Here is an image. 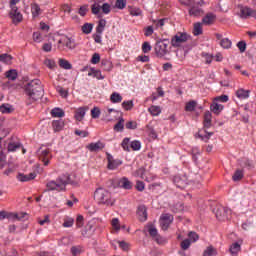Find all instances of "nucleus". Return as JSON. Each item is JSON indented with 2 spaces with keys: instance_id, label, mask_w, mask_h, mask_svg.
<instances>
[{
  "instance_id": "obj_30",
  "label": "nucleus",
  "mask_w": 256,
  "mask_h": 256,
  "mask_svg": "<svg viewBox=\"0 0 256 256\" xmlns=\"http://www.w3.org/2000/svg\"><path fill=\"white\" fill-rule=\"evenodd\" d=\"M236 97L238 99H249V90L239 89L236 91Z\"/></svg>"
},
{
  "instance_id": "obj_28",
  "label": "nucleus",
  "mask_w": 256,
  "mask_h": 256,
  "mask_svg": "<svg viewBox=\"0 0 256 256\" xmlns=\"http://www.w3.org/2000/svg\"><path fill=\"white\" fill-rule=\"evenodd\" d=\"M105 27H107V20L100 19L96 27V33L103 34V32L105 31Z\"/></svg>"
},
{
  "instance_id": "obj_43",
  "label": "nucleus",
  "mask_w": 256,
  "mask_h": 256,
  "mask_svg": "<svg viewBox=\"0 0 256 256\" xmlns=\"http://www.w3.org/2000/svg\"><path fill=\"white\" fill-rule=\"evenodd\" d=\"M217 255V250L213 246H208L206 251H204L203 256H214Z\"/></svg>"
},
{
  "instance_id": "obj_61",
  "label": "nucleus",
  "mask_w": 256,
  "mask_h": 256,
  "mask_svg": "<svg viewBox=\"0 0 256 256\" xmlns=\"http://www.w3.org/2000/svg\"><path fill=\"white\" fill-rule=\"evenodd\" d=\"M101 11V6L97 3L92 5V13L93 15H99V12Z\"/></svg>"
},
{
  "instance_id": "obj_13",
  "label": "nucleus",
  "mask_w": 256,
  "mask_h": 256,
  "mask_svg": "<svg viewBox=\"0 0 256 256\" xmlns=\"http://www.w3.org/2000/svg\"><path fill=\"white\" fill-rule=\"evenodd\" d=\"M88 77H93L94 79H98V81H102L105 79V76L101 73V70H97L95 68H91L88 72Z\"/></svg>"
},
{
  "instance_id": "obj_29",
  "label": "nucleus",
  "mask_w": 256,
  "mask_h": 256,
  "mask_svg": "<svg viewBox=\"0 0 256 256\" xmlns=\"http://www.w3.org/2000/svg\"><path fill=\"white\" fill-rule=\"evenodd\" d=\"M203 23L198 22L194 24V29H193V35H195V37L199 36V35H203Z\"/></svg>"
},
{
  "instance_id": "obj_32",
  "label": "nucleus",
  "mask_w": 256,
  "mask_h": 256,
  "mask_svg": "<svg viewBox=\"0 0 256 256\" xmlns=\"http://www.w3.org/2000/svg\"><path fill=\"white\" fill-rule=\"evenodd\" d=\"M111 103H121L123 101V96L121 94L114 92L110 96Z\"/></svg>"
},
{
  "instance_id": "obj_57",
  "label": "nucleus",
  "mask_w": 256,
  "mask_h": 256,
  "mask_svg": "<svg viewBox=\"0 0 256 256\" xmlns=\"http://www.w3.org/2000/svg\"><path fill=\"white\" fill-rule=\"evenodd\" d=\"M237 47L240 53H245V51L247 50V43H245V41H240L237 43Z\"/></svg>"
},
{
  "instance_id": "obj_51",
  "label": "nucleus",
  "mask_w": 256,
  "mask_h": 256,
  "mask_svg": "<svg viewBox=\"0 0 256 256\" xmlns=\"http://www.w3.org/2000/svg\"><path fill=\"white\" fill-rule=\"evenodd\" d=\"M101 9H102V13H104V15H109L111 13V4L104 3L101 6Z\"/></svg>"
},
{
  "instance_id": "obj_47",
  "label": "nucleus",
  "mask_w": 256,
  "mask_h": 256,
  "mask_svg": "<svg viewBox=\"0 0 256 256\" xmlns=\"http://www.w3.org/2000/svg\"><path fill=\"white\" fill-rule=\"evenodd\" d=\"M240 165L241 167H253V162L251 160H249L248 158H242L240 160Z\"/></svg>"
},
{
  "instance_id": "obj_3",
  "label": "nucleus",
  "mask_w": 256,
  "mask_h": 256,
  "mask_svg": "<svg viewBox=\"0 0 256 256\" xmlns=\"http://www.w3.org/2000/svg\"><path fill=\"white\" fill-rule=\"evenodd\" d=\"M94 199L98 205H105V207H113V205H115V198H113L111 192L105 190V188L96 189Z\"/></svg>"
},
{
  "instance_id": "obj_17",
  "label": "nucleus",
  "mask_w": 256,
  "mask_h": 256,
  "mask_svg": "<svg viewBox=\"0 0 256 256\" xmlns=\"http://www.w3.org/2000/svg\"><path fill=\"white\" fill-rule=\"evenodd\" d=\"M64 45L67 47V49H70L73 51L75 47H77V43H75V39L69 37V36H64Z\"/></svg>"
},
{
  "instance_id": "obj_2",
  "label": "nucleus",
  "mask_w": 256,
  "mask_h": 256,
  "mask_svg": "<svg viewBox=\"0 0 256 256\" xmlns=\"http://www.w3.org/2000/svg\"><path fill=\"white\" fill-rule=\"evenodd\" d=\"M69 184H73L71 176L64 174L59 176L56 180L48 181L46 184V191H65Z\"/></svg>"
},
{
  "instance_id": "obj_60",
  "label": "nucleus",
  "mask_w": 256,
  "mask_h": 256,
  "mask_svg": "<svg viewBox=\"0 0 256 256\" xmlns=\"http://www.w3.org/2000/svg\"><path fill=\"white\" fill-rule=\"evenodd\" d=\"M99 61H101V56L99 55V53L93 54L92 59H91L92 65H97V63H99Z\"/></svg>"
},
{
  "instance_id": "obj_45",
  "label": "nucleus",
  "mask_w": 256,
  "mask_h": 256,
  "mask_svg": "<svg viewBox=\"0 0 256 256\" xmlns=\"http://www.w3.org/2000/svg\"><path fill=\"white\" fill-rule=\"evenodd\" d=\"M91 117L92 119H99V117H101V109H99V107H94L91 110Z\"/></svg>"
},
{
  "instance_id": "obj_16",
  "label": "nucleus",
  "mask_w": 256,
  "mask_h": 256,
  "mask_svg": "<svg viewBox=\"0 0 256 256\" xmlns=\"http://www.w3.org/2000/svg\"><path fill=\"white\" fill-rule=\"evenodd\" d=\"M137 215L139 221H147V208L144 205H141L137 209Z\"/></svg>"
},
{
  "instance_id": "obj_31",
  "label": "nucleus",
  "mask_w": 256,
  "mask_h": 256,
  "mask_svg": "<svg viewBox=\"0 0 256 256\" xmlns=\"http://www.w3.org/2000/svg\"><path fill=\"white\" fill-rule=\"evenodd\" d=\"M239 251H241V245L239 243H234L230 246V253L233 256H237L239 254Z\"/></svg>"
},
{
  "instance_id": "obj_39",
  "label": "nucleus",
  "mask_w": 256,
  "mask_h": 256,
  "mask_svg": "<svg viewBox=\"0 0 256 256\" xmlns=\"http://www.w3.org/2000/svg\"><path fill=\"white\" fill-rule=\"evenodd\" d=\"M197 107V101L192 100L186 103L185 111L193 112V110Z\"/></svg>"
},
{
  "instance_id": "obj_46",
  "label": "nucleus",
  "mask_w": 256,
  "mask_h": 256,
  "mask_svg": "<svg viewBox=\"0 0 256 256\" xmlns=\"http://www.w3.org/2000/svg\"><path fill=\"white\" fill-rule=\"evenodd\" d=\"M122 107L124 111H131L133 109V100L124 101Z\"/></svg>"
},
{
  "instance_id": "obj_8",
  "label": "nucleus",
  "mask_w": 256,
  "mask_h": 256,
  "mask_svg": "<svg viewBox=\"0 0 256 256\" xmlns=\"http://www.w3.org/2000/svg\"><path fill=\"white\" fill-rule=\"evenodd\" d=\"M173 215L167 213V214H162L160 217V227L163 231H167L173 223Z\"/></svg>"
},
{
  "instance_id": "obj_59",
  "label": "nucleus",
  "mask_w": 256,
  "mask_h": 256,
  "mask_svg": "<svg viewBox=\"0 0 256 256\" xmlns=\"http://www.w3.org/2000/svg\"><path fill=\"white\" fill-rule=\"evenodd\" d=\"M189 247H191V240L185 239L184 241L181 242V248L183 249V251H187Z\"/></svg>"
},
{
  "instance_id": "obj_24",
  "label": "nucleus",
  "mask_w": 256,
  "mask_h": 256,
  "mask_svg": "<svg viewBox=\"0 0 256 256\" xmlns=\"http://www.w3.org/2000/svg\"><path fill=\"white\" fill-rule=\"evenodd\" d=\"M121 165V161L113 159V157L108 158V169L115 170Z\"/></svg>"
},
{
  "instance_id": "obj_5",
  "label": "nucleus",
  "mask_w": 256,
  "mask_h": 256,
  "mask_svg": "<svg viewBox=\"0 0 256 256\" xmlns=\"http://www.w3.org/2000/svg\"><path fill=\"white\" fill-rule=\"evenodd\" d=\"M169 47V42H165V40H160L156 42L154 50L157 57H165L167 53H169V50L167 49Z\"/></svg>"
},
{
  "instance_id": "obj_41",
  "label": "nucleus",
  "mask_w": 256,
  "mask_h": 256,
  "mask_svg": "<svg viewBox=\"0 0 256 256\" xmlns=\"http://www.w3.org/2000/svg\"><path fill=\"white\" fill-rule=\"evenodd\" d=\"M17 149H21V143H19V142H10L8 144V151L13 152V151H17Z\"/></svg>"
},
{
  "instance_id": "obj_36",
  "label": "nucleus",
  "mask_w": 256,
  "mask_h": 256,
  "mask_svg": "<svg viewBox=\"0 0 256 256\" xmlns=\"http://www.w3.org/2000/svg\"><path fill=\"white\" fill-rule=\"evenodd\" d=\"M101 67L103 71H111L113 69V64L109 60H102Z\"/></svg>"
},
{
  "instance_id": "obj_49",
  "label": "nucleus",
  "mask_w": 256,
  "mask_h": 256,
  "mask_svg": "<svg viewBox=\"0 0 256 256\" xmlns=\"http://www.w3.org/2000/svg\"><path fill=\"white\" fill-rule=\"evenodd\" d=\"M116 9H125L127 7V0H116Z\"/></svg>"
},
{
  "instance_id": "obj_22",
  "label": "nucleus",
  "mask_w": 256,
  "mask_h": 256,
  "mask_svg": "<svg viewBox=\"0 0 256 256\" xmlns=\"http://www.w3.org/2000/svg\"><path fill=\"white\" fill-rule=\"evenodd\" d=\"M212 119H213V115L209 111H206L204 113V127L206 129L211 128Z\"/></svg>"
},
{
  "instance_id": "obj_10",
  "label": "nucleus",
  "mask_w": 256,
  "mask_h": 256,
  "mask_svg": "<svg viewBox=\"0 0 256 256\" xmlns=\"http://www.w3.org/2000/svg\"><path fill=\"white\" fill-rule=\"evenodd\" d=\"M10 17L13 21V23H15L17 25V23H21L23 21V15L21 14V12H19V10L17 9V7H12L11 11H10Z\"/></svg>"
},
{
  "instance_id": "obj_37",
  "label": "nucleus",
  "mask_w": 256,
  "mask_h": 256,
  "mask_svg": "<svg viewBox=\"0 0 256 256\" xmlns=\"http://www.w3.org/2000/svg\"><path fill=\"white\" fill-rule=\"evenodd\" d=\"M201 13H203V10L199 7H195L193 6L192 8H190L189 10V14L192 16V17H199V15H201Z\"/></svg>"
},
{
  "instance_id": "obj_56",
  "label": "nucleus",
  "mask_w": 256,
  "mask_h": 256,
  "mask_svg": "<svg viewBox=\"0 0 256 256\" xmlns=\"http://www.w3.org/2000/svg\"><path fill=\"white\" fill-rule=\"evenodd\" d=\"M70 241H69V238L67 237H62L58 240V245L59 247H65L67 245H69Z\"/></svg>"
},
{
  "instance_id": "obj_21",
  "label": "nucleus",
  "mask_w": 256,
  "mask_h": 256,
  "mask_svg": "<svg viewBox=\"0 0 256 256\" xmlns=\"http://www.w3.org/2000/svg\"><path fill=\"white\" fill-rule=\"evenodd\" d=\"M31 13H32L33 19H37V17H39V15H41L42 11H41V7L39 6V4L33 3L31 5Z\"/></svg>"
},
{
  "instance_id": "obj_33",
  "label": "nucleus",
  "mask_w": 256,
  "mask_h": 256,
  "mask_svg": "<svg viewBox=\"0 0 256 256\" xmlns=\"http://www.w3.org/2000/svg\"><path fill=\"white\" fill-rule=\"evenodd\" d=\"M219 44L223 49H231L233 42H231V40L229 38H224V39H221Z\"/></svg>"
},
{
  "instance_id": "obj_9",
  "label": "nucleus",
  "mask_w": 256,
  "mask_h": 256,
  "mask_svg": "<svg viewBox=\"0 0 256 256\" xmlns=\"http://www.w3.org/2000/svg\"><path fill=\"white\" fill-rule=\"evenodd\" d=\"M231 214V210L225 207H219L216 210V218L218 221H227L229 219V215Z\"/></svg>"
},
{
  "instance_id": "obj_63",
  "label": "nucleus",
  "mask_w": 256,
  "mask_h": 256,
  "mask_svg": "<svg viewBox=\"0 0 256 256\" xmlns=\"http://www.w3.org/2000/svg\"><path fill=\"white\" fill-rule=\"evenodd\" d=\"M126 129H132V130L137 129V122L135 121L126 122Z\"/></svg>"
},
{
  "instance_id": "obj_19",
  "label": "nucleus",
  "mask_w": 256,
  "mask_h": 256,
  "mask_svg": "<svg viewBox=\"0 0 256 256\" xmlns=\"http://www.w3.org/2000/svg\"><path fill=\"white\" fill-rule=\"evenodd\" d=\"M52 127L55 132L63 131V127H65V122L62 119L53 120Z\"/></svg>"
},
{
  "instance_id": "obj_48",
  "label": "nucleus",
  "mask_w": 256,
  "mask_h": 256,
  "mask_svg": "<svg viewBox=\"0 0 256 256\" xmlns=\"http://www.w3.org/2000/svg\"><path fill=\"white\" fill-rule=\"evenodd\" d=\"M73 223H75V220L71 217H66L64 219V223L62 224L63 227L65 228H69L73 225Z\"/></svg>"
},
{
  "instance_id": "obj_50",
  "label": "nucleus",
  "mask_w": 256,
  "mask_h": 256,
  "mask_svg": "<svg viewBox=\"0 0 256 256\" xmlns=\"http://www.w3.org/2000/svg\"><path fill=\"white\" fill-rule=\"evenodd\" d=\"M111 225L115 231H120L121 224L119 223V218H113L111 221Z\"/></svg>"
},
{
  "instance_id": "obj_42",
  "label": "nucleus",
  "mask_w": 256,
  "mask_h": 256,
  "mask_svg": "<svg viewBox=\"0 0 256 256\" xmlns=\"http://www.w3.org/2000/svg\"><path fill=\"white\" fill-rule=\"evenodd\" d=\"M244 177L243 170H236L234 175L232 176L233 181H241Z\"/></svg>"
},
{
  "instance_id": "obj_44",
  "label": "nucleus",
  "mask_w": 256,
  "mask_h": 256,
  "mask_svg": "<svg viewBox=\"0 0 256 256\" xmlns=\"http://www.w3.org/2000/svg\"><path fill=\"white\" fill-rule=\"evenodd\" d=\"M59 66L61 67V69H72V65L71 63H69V61L65 60V59H60L59 60Z\"/></svg>"
},
{
  "instance_id": "obj_26",
  "label": "nucleus",
  "mask_w": 256,
  "mask_h": 256,
  "mask_svg": "<svg viewBox=\"0 0 256 256\" xmlns=\"http://www.w3.org/2000/svg\"><path fill=\"white\" fill-rule=\"evenodd\" d=\"M148 112L152 117H158V115H161V106L152 105L148 108Z\"/></svg>"
},
{
  "instance_id": "obj_11",
  "label": "nucleus",
  "mask_w": 256,
  "mask_h": 256,
  "mask_svg": "<svg viewBox=\"0 0 256 256\" xmlns=\"http://www.w3.org/2000/svg\"><path fill=\"white\" fill-rule=\"evenodd\" d=\"M118 185L119 187H121V189H133V183L127 177L120 178L118 181Z\"/></svg>"
},
{
  "instance_id": "obj_27",
  "label": "nucleus",
  "mask_w": 256,
  "mask_h": 256,
  "mask_svg": "<svg viewBox=\"0 0 256 256\" xmlns=\"http://www.w3.org/2000/svg\"><path fill=\"white\" fill-rule=\"evenodd\" d=\"M123 129H125V119L123 117H120L118 120V123L114 126V131H117V133L123 132Z\"/></svg>"
},
{
  "instance_id": "obj_40",
  "label": "nucleus",
  "mask_w": 256,
  "mask_h": 256,
  "mask_svg": "<svg viewBox=\"0 0 256 256\" xmlns=\"http://www.w3.org/2000/svg\"><path fill=\"white\" fill-rule=\"evenodd\" d=\"M17 76H18L17 70H9L6 72V77L10 81H15L17 79Z\"/></svg>"
},
{
  "instance_id": "obj_4",
  "label": "nucleus",
  "mask_w": 256,
  "mask_h": 256,
  "mask_svg": "<svg viewBox=\"0 0 256 256\" xmlns=\"http://www.w3.org/2000/svg\"><path fill=\"white\" fill-rule=\"evenodd\" d=\"M191 39V36L185 32H178L171 38V46L172 47H181L183 43H187Z\"/></svg>"
},
{
  "instance_id": "obj_64",
  "label": "nucleus",
  "mask_w": 256,
  "mask_h": 256,
  "mask_svg": "<svg viewBox=\"0 0 256 256\" xmlns=\"http://www.w3.org/2000/svg\"><path fill=\"white\" fill-rule=\"evenodd\" d=\"M121 145H122V148L124 149V151H130L129 138H124Z\"/></svg>"
},
{
  "instance_id": "obj_35",
  "label": "nucleus",
  "mask_w": 256,
  "mask_h": 256,
  "mask_svg": "<svg viewBox=\"0 0 256 256\" xmlns=\"http://www.w3.org/2000/svg\"><path fill=\"white\" fill-rule=\"evenodd\" d=\"M129 14L132 17H141V15H143V11H141L139 8L137 7H129Z\"/></svg>"
},
{
  "instance_id": "obj_15",
  "label": "nucleus",
  "mask_w": 256,
  "mask_h": 256,
  "mask_svg": "<svg viewBox=\"0 0 256 256\" xmlns=\"http://www.w3.org/2000/svg\"><path fill=\"white\" fill-rule=\"evenodd\" d=\"M224 109L223 104H219V102L213 100V103L210 105V111L214 113V115H219L221 111Z\"/></svg>"
},
{
  "instance_id": "obj_7",
  "label": "nucleus",
  "mask_w": 256,
  "mask_h": 256,
  "mask_svg": "<svg viewBox=\"0 0 256 256\" xmlns=\"http://www.w3.org/2000/svg\"><path fill=\"white\" fill-rule=\"evenodd\" d=\"M239 12L237 13L240 19H248V17L256 18V10H253L247 6L238 5Z\"/></svg>"
},
{
  "instance_id": "obj_1",
  "label": "nucleus",
  "mask_w": 256,
  "mask_h": 256,
  "mask_svg": "<svg viewBox=\"0 0 256 256\" xmlns=\"http://www.w3.org/2000/svg\"><path fill=\"white\" fill-rule=\"evenodd\" d=\"M43 84L41 80L34 79L28 82L24 86V92L27 96L26 105H33L36 101H39L41 97H43Z\"/></svg>"
},
{
  "instance_id": "obj_38",
  "label": "nucleus",
  "mask_w": 256,
  "mask_h": 256,
  "mask_svg": "<svg viewBox=\"0 0 256 256\" xmlns=\"http://www.w3.org/2000/svg\"><path fill=\"white\" fill-rule=\"evenodd\" d=\"M91 31H93V24L92 23H85L83 26H82V32L85 34V35H89L91 33Z\"/></svg>"
},
{
  "instance_id": "obj_55",
  "label": "nucleus",
  "mask_w": 256,
  "mask_h": 256,
  "mask_svg": "<svg viewBox=\"0 0 256 256\" xmlns=\"http://www.w3.org/2000/svg\"><path fill=\"white\" fill-rule=\"evenodd\" d=\"M12 109H11V105L9 104H2L0 106V112L1 113H11Z\"/></svg>"
},
{
  "instance_id": "obj_25",
  "label": "nucleus",
  "mask_w": 256,
  "mask_h": 256,
  "mask_svg": "<svg viewBox=\"0 0 256 256\" xmlns=\"http://www.w3.org/2000/svg\"><path fill=\"white\" fill-rule=\"evenodd\" d=\"M50 113L54 118L61 119L62 117H65V111L61 108H53Z\"/></svg>"
},
{
  "instance_id": "obj_6",
  "label": "nucleus",
  "mask_w": 256,
  "mask_h": 256,
  "mask_svg": "<svg viewBox=\"0 0 256 256\" xmlns=\"http://www.w3.org/2000/svg\"><path fill=\"white\" fill-rule=\"evenodd\" d=\"M37 155L40 161L43 162L45 166L49 165V161H51V157H52L51 150H49V148L40 147L37 151Z\"/></svg>"
},
{
  "instance_id": "obj_34",
  "label": "nucleus",
  "mask_w": 256,
  "mask_h": 256,
  "mask_svg": "<svg viewBox=\"0 0 256 256\" xmlns=\"http://www.w3.org/2000/svg\"><path fill=\"white\" fill-rule=\"evenodd\" d=\"M0 61L5 63L6 65H11V61H13V56L9 54H1Z\"/></svg>"
},
{
  "instance_id": "obj_52",
  "label": "nucleus",
  "mask_w": 256,
  "mask_h": 256,
  "mask_svg": "<svg viewBox=\"0 0 256 256\" xmlns=\"http://www.w3.org/2000/svg\"><path fill=\"white\" fill-rule=\"evenodd\" d=\"M130 147L131 149H133V151H139V149H141V142L138 140H134L131 142Z\"/></svg>"
},
{
  "instance_id": "obj_54",
  "label": "nucleus",
  "mask_w": 256,
  "mask_h": 256,
  "mask_svg": "<svg viewBox=\"0 0 256 256\" xmlns=\"http://www.w3.org/2000/svg\"><path fill=\"white\" fill-rule=\"evenodd\" d=\"M148 233L151 237H153V239H155L159 235V232L157 231V228H155L154 226L149 227Z\"/></svg>"
},
{
  "instance_id": "obj_20",
  "label": "nucleus",
  "mask_w": 256,
  "mask_h": 256,
  "mask_svg": "<svg viewBox=\"0 0 256 256\" xmlns=\"http://www.w3.org/2000/svg\"><path fill=\"white\" fill-rule=\"evenodd\" d=\"M87 113V108L80 107L75 112V119L76 121H83V118L85 117V114Z\"/></svg>"
},
{
  "instance_id": "obj_62",
  "label": "nucleus",
  "mask_w": 256,
  "mask_h": 256,
  "mask_svg": "<svg viewBox=\"0 0 256 256\" xmlns=\"http://www.w3.org/2000/svg\"><path fill=\"white\" fill-rule=\"evenodd\" d=\"M144 175H145V168H139L134 172V177H141V179H143Z\"/></svg>"
},
{
  "instance_id": "obj_12",
  "label": "nucleus",
  "mask_w": 256,
  "mask_h": 256,
  "mask_svg": "<svg viewBox=\"0 0 256 256\" xmlns=\"http://www.w3.org/2000/svg\"><path fill=\"white\" fill-rule=\"evenodd\" d=\"M35 177H37V174L35 172H32L30 174L19 173L17 175L18 181H21V182L33 181Z\"/></svg>"
},
{
  "instance_id": "obj_18",
  "label": "nucleus",
  "mask_w": 256,
  "mask_h": 256,
  "mask_svg": "<svg viewBox=\"0 0 256 256\" xmlns=\"http://www.w3.org/2000/svg\"><path fill=\"white\" fill-rule=\"evenodd\" d=\"M215 19H217V16H215V14L208 13L202 19V23L203 25H213V23H215Z\"/></svg>"
},
{
  "instance_id": "obj_58",
  "label": "nucleus",
  "mask_w": 256,
  "mask_h": 256,
  "mask_svg": "<svg viewBox=\"0 0 256 256\" xmlns=\"http://www.w3.org/2000/svg\"><path fill=\"white\" fill-rule=\"evenodd\" d=\"M33 41H35V43H41V41H43V35H41L40 32H34Z\"/></svg>"
},
{
  "instance_id": "obj_53",
  "label": "nucleus",
  "mask_w": 256,
  "mask_h": 256,
  "mask_svg": "<svg viewBox=\"0 0 256 256\" xmlns=\"http://www.w3.org/2000/svg\"><path fill=\"white\" fill-rule=\"evenodd\" d=\"M151 49H153V47L151 46V43L149 42H144L142 44V52L143 53H150Z\"/></svg>"
},
{
  "instance_id": "obj_23",
  "label": "nucleus",
  "mask_w": 256,
  "mask_h": 256,
  "mask_svg": "<svg viewBox=\"0 0 256 256\" xmlns=\"http://www.w3.org/2000/svg\"><path fill=\"white\" fill-rule=\"evenodd\" d=\"M103 147H105L103 145V143L101 142H95V143H90L87 146V149H89V151L95 152V151H101V149H103Z\"/></svg>"
},
{
  "instance_id": "obj_14",
  "label": "nucleus",
  "mask_w": 256,
  "mask_h": 256,
  "mask_svg": "<svg viewBox=\"0 0 256 256\" xmlns=\"http://www.w3.org/2000/svg\"><path fill=\"white\" fill-rule=\"evenodd\" d=\"M198 137L201 139V141H204V143H209V139L213 137V132H207V130H200L198 132Z\"/></svg>"
}]
</instances>
